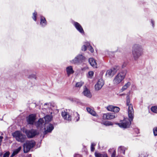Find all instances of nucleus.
Wrapping results in <instances>:
<instances>
[{"mask_svg": "<svg viewBox=\"0 0 157 157\" xmlns=\"http://www.w3.org/2000/svg\"><path fill=\"white\" fill-rule=\"evenodd\" d=\"M127 105L128 106V114L129 119H125L122 123L117 124L120 127L124 128L129 127L134 116V111L133 106L130 103V99L128 96L127 97Z\"/></svg>", "mask_w": 157, "mask_h": 157, "instance_id": "nucleus-1", "label": "nucleus"}, {"mask_svg": "<svg viewBox=\"0 0 157 157\" xmlns=\"http://www.w3.org/2000/svg\"><path fill=\"white\" fill-rule=\"evenodd\" d=\"M144 48L143 46L138 43L134 44L132 47V55L134 60H136L143 53Z\"/></svg>", "mask_w": 157, "mask_h": 157, "instance_id": "nucleus-2", "label": "nucleus"}, {"mask_svg": "<svg viewBox=\"0 0 157 157\" xmlns=\"http://www.w3.org/2000/svg\"><path fill=\"white\" fill-rule=\"evenodd\" d=\"M12 136L17 141L21 143L24 142L26 138L25 136L19 131H17L13 133Z\"/></svg>", "mask_w": 157, "mask_h": 157, "instance_id": "nucleus-3", "label": "nucleus"}, {"mask_svg": "<svg viewBox=\"0 0 157 157\" xmlns=\"http://www.w3.org/2000/svg\"><path fill=\"white\" fill-rule=\"evenodd\" d=\"M126 75V73L124 72H121L118 73L113 80V84L115 85H117L120 83L124 79Z\"/></svg>", "mask_w": 157, "mask_h": 157, "instance_id": "nucleus-4", "label": "nucleus"}, {"mask_svg": "<svg viewBox=\"0 0 157 157\" xmlns=\"http://www.w3.org/2000/svg\"><path fill=\"white\" fill-rule=\"evenodd\" d=\"M35 144V142L32 140L27 141L23 145L24 153L28 152Z\"/></svg>", "mask_w": 157, "mask_h": 157, "instance_id": "nucleus-5", "label": "nucleus"}, {"mask_svg": "<svg viewBox=\"0 0 157 157\" xmlns=\"http://www.w3.org/2000/svg\"><path fill=\"white\" fill-rule=\"evenodd\" d=\"M28 138H32L38 134V131L36 130L32 129L30 130L25 129L24 131Z\"/></svg>", "mask_w": 157, "mask_h": 157, "instance_id": "nucleus-6", "label": "nucleus"}, {"mask_svg": "<svg viewBox=\"0 0 157 157\" xmlns=\"http://www.w3.org/2000/svg\"><path fill=\"white\" fill-rule=\"evenodd\" d=\"M85 59V57L82 54H79L76 57L75 59L70 61L72 64H78L82 61Z\"/></svg>", "mask_w": 157, "mask_h": 157, "instance_id": "nucleus-7", "label": "nucleus"}, {"mask_svg": "<svg viewBox=\"0 0 157 157\" xmlns=\"http://www.w3.org/2000/svg\"><path fill=\"white\" fill-rule=\"evenodd\" d=\"M104 84V82L102 79H99L95 85V90L97 91L100 90Z\"/></svg>", "mask_w": 157, "mask_h": 157, "instance_id": "nucleus-8", "label": "nucleus"}, {"mask_svg": "<svg viewBox=\"0 0 157 157\" xmlns=\"http://www.w3.org/2000/svg\"><path fill=\"white\" fill-rule=\"evenodd\" d=\"M36 116L35 114L30 115L27 118V120L28 124H33L36 119Z\"/></svg>", "mask_w": 157, "mask_h": 157, "instance_id": "nucleus-9", "label": "nucleus"}, {"mask_svg": "<svg viewBox=\"0 0 157 157\" xmlns=\"http://www.w3.org/2000/svg\"><path fill=\"white\" fill-rule=\"evenodd\" d=\"M115 114L113 113H107L103 114V119L104 120H111L115 118Z\"/></svg>", "mask_w": 157, "mask_h": 157, "instance_id": "nucleus-10", "label": "nucleus"}, {"mask_svg": "<svg viewBox=\"0 0 157 157\" xmlns=\"http://www.w3.org/2000/svg\"><path fill=\"white\" fill-rule=\"evenodd\" d=\"M119 68L118 67H114L110 70H108L106 73V75H108L109 76H113L117 72Z\"/></svg>", "mask_w": 157, "mask_h": 157, "instance_id": "nucleus-11", "label": "nucleus"}, {"mask_svg": "<svg viewBox=\"0 0 157 157\" xmlns=\"http://www.w3.org/2000/svg\"><path fill=\"white\" fill-rule=\"evenodd\" d=\"M44 129L45 130L44 134H46L48 132H51L54 129V127L52 124L47 123V124H46V126L45 125Z\"/></svg>", "mask_w": 157, "mask_h": 157, "instance_id": "nucleus-12", "label": "nucleus"}, {"mask_svg": "<svg viewBox=\"0 0 157 157\" xmlns=\"http://www.w3.org/2000/svg\"><path fill=\"white\" fill-rule=\"evenodd\" d=\"M46 123L44 121L43 118H40L39 120L35 123V125L37 128H43L44 125L46 126Z\"/></svg>", "mask_w": 157, "mask_h": 157, "instance_id": "nucleus-13", "label": "nucleus"}, {"mask_svg": "<svg viewBox=\"0 0 157 157\" xmlns=\"http://www.w3.org/2000/svg\"><path fill=\"white\" fill-rule=\"evenodd\" d=\"M83 94L86 97L90 98L92 95L89 90L87 88L86 86L84 87V90L82 92Z\"/></svg>", "mask_w": 157, "mask_h": 157, "instance_id": "nucleus-14", "label": "nucleus"}, {"mask_svg": "<svg viewBox=\"0 0 157 157\" xmlns=\"http://www.w3.org/2000/svg\"><path fill=\"white\" fill-rule=\"evenodd\" d=\"M62 116L63 119L67 121H70L71 118V115L67 111H64L62 113Z\"/></svg>", "mask_w": 157, "mask_h": 157, "instance_id": "nucleus-15", "label": "nucleus"}, {"mask_svg": "<svg viewBox=\"0 0 157 157\" xmlns=\"http://www.w3.org/2000/svg\"><path fill=\"white\" fill-rule=\"evenodd\" d=\"M74 25L76 29L81 33H84V31L82 26L78 23L76 22H74Z\"/></svg>", "mask_w": 157, "mask_h": 157, "instance_id": "nucleus-16", "label": "nucleus"}, {"mask_svg": "<svg viewBox=\"0 0 157 157\" xmlns=\"http://www.w3.org/2000/svg\"><path fill=\"white\" fill-rule=\"evenodd\" d=\"M66 70L68 76H69L71 74H73L74 72L71 66L67 67L66 68Z\"/></svg>", "mask_w": 157, "mask_h": 157, "instance_id": "nucleus-17", "label": "nucleus"}, {"mask_svg": "<svg viewBox=\"0 0 157 157\" xmlns=\"http://www.w3.org/2000/svg\"><path fill=\"white\" fill-rule=\"evenodd\" d=\"M89 62L90 65L94 67L97 68V64L94 60L93 58H90L89 60Z\"/></svg>", "mask_w": 157, "mask_h": 157, "instance_id": "nucleus-18", "label": "nucleus"}, {"mask_svg": "<svg viewBox=\"0 0 157 157\" xmlns=\"http://www.w3.org/2000/svg\"><path fill=\"white\" fill-rule=\"evenodd\" d=\"M43 118L44 121L45 122L46 124H47V123L50 121H51L52 118V115H46Z\"/></svg>", "mask_w": 157, "mask_h": 157, "instance_id": "nucleus-19", "label": "nucleus"}, {"mask_svg": "<svg viewBox=\"0 0 157 157\" xmlns=\"http://www.w3.org/2000/svg\"><path fill=\"white\" fill-rule=\"evenodd\" d=\"M86 110L87 111L93 116H96V112L92 109L89 107H87Z\"/></svg>", "mask_w": 157, "mask_h": 157, "instance_id": "nucleus-20", "label": "nucleus"}, {"mask_svg": "<svg viewBox=\"0 0 157 157\" xmlns=\"http://www.w3.org/2000/svg\"><path fill=\"white\" fill-rule=\"evenodd\" d=\"M131 85V83L129 82H128L125 84L124 86L122 87V89L121 90V92H123L127 88L129 87Z\"/></svg>", "mask_w": 157, "mask_h": 157, "instance_id": "nucleus-21", "label": "nucleus"}, {"mask_svg": "<svg viewBox=\"0 0 157 157\" xmlns=\"http://www.w3.org/2000/svg\"><path fill=\"white\" fill-rule=\"evenodd\" d=\"M40 24L42 26H44L46 25V21L44 17H41Z\"/></svg>", "mask_w": 157, "mask_h": 157, "instance_id": "nucleus-22", "label": "nucleus"}, {"mask_svg": "<svg viewBox=\"0 0 157 157\" xmlns=\"http://www.w3.org/2000/svg\"><path fill=\"white\" fill-rule=\"evenodd\" d=\"M21 147H19L18 148L15 150L12 154L10 157H13L16 154H17L21 149Z\"/></svg>", "mask_w": 157, "mask_h": 157, "instance_id": "nucleus-23", "label": "nucleus"}, {"mask_svg": "<svg viewBox=\"0 0 157 157\" xmlns=\"http://www.w3.org/2000/svg\"><path fill=\"white\" fill-rule=\"evenodd\" d=\"M126 149V148L124 147L121 146L119 147L118 150V151H119L120 153H122L123 154H124Z\"/></svg>", "mask_w": 157, "mask_h": 157, "instance_id": "nucleus-24", "label": "nucleus"}, {"mask_svg": "<svg viewBox=\"0 0 157 157\" xmlns=\"http://www.w3.org/2000/svg\"><path fill=\"white\" fill-rule=\"evenodd\" d=\"M95 155L96 157H108V156L106 154H101L100 153L97 152L95 153Z\"/></svg>", "mask_w": 157, "mask_h": 157, "instance_id": "nucleus-25", "label": "nucleus"}, {"mask_svg": "<svg viewBox=\"0 0 157 157\" xmlns=\"http://www.w3.org/2000/svg\"><path fill=\"white\" fill-rule=\"evenodd\" d=\"M84 82L82 81H80L77 82L75 84V87L77 88H80L83 84Z\"/></svg>", "mask_w": 157, "mask_h": 157, "instance_id": "nucleus-26", "label": "nucleus"}, {"mask_svg": "<svg viewBox=\"0 0 157 157\" xmlns=\"http://www.w3.org/2000/svg\"><path fill=\"white\" fill-rule=\"evenodd\" d=\"M28 78L30 79H36V74H32L28 75Z\"/></svg>", "mask_w": 157, "mask_h": 157, "instance_id": "nucleus-27", "label": "nucleus"}, {"mask_svg": "<svg viewBox=\"0 0 157 157\" xmlns=\"http://www.w3.org/2000/svg\"><path fill=\"white\" fill-rule=\"evenodd\" d=\"M151 111L153 113H157V106H155L151 107Z\"/></svg>", "mask_w": 157, "mask_h": 157, "instance_id": "nucleus-28", "label": "nucleus"}, {"mask_svg": "<svg viewBox=\"0 0 157 157\" xmlns=\"http://www.w3.org/2000/svg\"><path fill=\"white\" fill-rule=\"evenodd\" d=\"M74 115L75 117V119L76 120V121H78L79 119V115L77 112H75L74 113Z\"/></svg>", "mask_w": 157, "mask_h": 157, "instance_id": "nucleus-29", "label": "nucleus"}, {"mask_svg": "<svg viewBox=\"0 0 157 157\" xmlns=\"http://www.w3.org/2000/svg\"><path fill=\"white\" fill-rule=\"evenodd\" d=\"M87 46L88 49L89 51H90L91 52H94V50L92 46L90 45V44L88 42L87 43Z\"/></svg>", "mask_w": 157, "mask_h": 157, "instance_id": "nucleus-30", "label": "nucleus"}, {"mask_svg": "<svg viewBox=\"0 0 157 157\" xmlns=\"http://www.w3.org/2000/svg\"><path fill=\"white\" fill-rule=\"evenodd\" d=\"M103 124L106 126L112 125H113V123L109 121H106L104 122Z\"/></svg>", "mask_w": 157, "mask_h": 157, "instance_id": "nucleus-31", "label": "nucleus"}, {"mask_svg": "<svg viewBox=\"0 0 157 157\" xmlns=\"http://www.w3.org/2000/svg\"><path fill=\"white\" fill-rule=\"evenodd\" d=\"M114 106L112 105H110L107 107V109L110 111H113V109Z\"/></svg>", "mask_w": 157, "mask_h": 157, "instance_id": "nucleus-32", "label": "nucleus"}, {"mask_svg": "<svg viewBox=\"0 0 157 157\" xmlns=\"http://www.w3.org/2000/svg\"><path fill=\"white\" fill-rule=\"evenodd\" d=\"M120 110V108L114 106L113 109V112H118Z\"/></svg>", "mask_w": 157, "mask_h": 157, "instance_id": "nucleus-33", "label": "nucleus"}, {"mask_svg": "<svg viewBox=\"0 0 157 157\" xmlns=\"http://www.w3.org/2000/svg\"><path fill=\"white\" fill-rule=\"evenodd\" d=\"M88 74H89L88 77L89 78H92V77L94 73L93 71H90L89 72Z\"/></svg>", "mask_w": 157, "mask_h": 157, "instance_id": "nucleus-34", "label": "nucleus"}, {"mask_svg": "<svg viewBox=\"0 0 157 157\" xmlns=\"http://www.w3.org/2000/svg\"><path fill=\"white\" fill-rule=\"evenodd\" d=\"M96 144L94 143H92L91 144V151H93L94 150V147L95 146Z\"/></svg>", "mask_w": 157, "mask_h": 157, "instance_id": "nucleus-35", "label": "nucleus"}, {"mask_svg": "<svg viewBox=\"0 0 157 157\" xmlns=\"http://www.w3.org/2000/svg\"><path fill=\"white\" fill-rule=\"evenodd\" d=\"M87 43H86V45H83L82 48V50L83 51H85L87 49Z\"/></svg>", "mask_w": 157, "mask_h": 157, "instance_id": "nucleus-36", "label": "nucleus"}, {"mask_svg": "<svg viewBox=\"0 0 157 157\" xmlns=\"http://www.w3.org/2000/svg\"><path fill=\"white\" fill-rule=\"evenodd\" d=\"M37 15V13L35 12L33 13V18L35 21H36V16Z\"/></svg>", "mask_w": 157, "mask_h": 157, "instance_id": "nucleus-37", "label": "nucleus"}, {"mask_svg": "<svg viewBox=\"0 0 157 157\" xmlns=\"http://www.w3.org/2000/svg\"><path fill=\"white\" fill-rule=\"evenodd\" d=\"M153 133L154 136H157V127H155L153 129Z\"/></svg>", "mask_w": 157, "mask_h": 157, "instance_id": "nucleus-38", "label": "nucleus"}, {"mask_svg": "<svg viewBox=\"0 0 157 157\" xmlns=\"http://www.w3.org/2000/svg\"><path fill=\"white\" fill-rule=\"evenodd\" d=\"M112 157H115V151L114 150L113 153H112L111 155Z\"/></svg>", "mask_w": 157, "mask_h": 157, "instance_id": "nucleus-39", "label": "nucleus"}, {"mask_svg": "<svg viewBox=\"0 0 157 157\" xmlns=\"http://www.w3.org/2000/svg\"><path fill=\"white\" fill-rule=\"evenodd\" d=\"M151 22L152 24V26L153 27H154V21L151 20Z\"/></svg>", "mask_w": 157, "mask_h": 157, "instance_id": "nucleus-40", "label": "nucleus"}, {"mask_svg": "<svg viewBox=\"0 0 157 157\" xmlns=\"http://www.w3.org/2000/svg\"><path fill=\"white\" fill-rule=\"evenodd\" d=\"M3 138V137L2 136H0V145L1 144V142L2 140V139Z\"/></svg>", "mask_w": 157, "mask_h": 157, "instance_id": "nucleus-41", "label": "nucleus"}, {"mask_svg": "<svg viewBox=\"0 0 157 157\" xmlns=\"http://www.w3.org/2000/svg\"><path fill=\"white\" fill-rule=\"evenodd\" d=\"M74 157H81V156L79 154H75Z\"/></svg>", "mask_w": 157, "mask_h": 157, "instance_id": "nucleus-42", "label": "nucleus"}, {"mask_svg": "<svg viewBox=\"0 0 157 157\" xmlns=\"http://www.w3.org/2000/svg\"><path fill=\"white\" fill-rule=\"evenodd\" d=\"M47 103H45V104H44V105H47Z\"/></svg>", "mask_w": 157, "mask_h": 157, "instance_id": "nucleus-43", "label": "nucleus"}, {"mask_svg": "<svg viewBox=\"0 0 157 157\" xmlns=\"http://www.w3.org/2000/svg\"><path fill=\"white\" fill-rule=\"evenodd\" d=\"M147 157H152L151 156H148Z\"/></svg>", "mask_w": 157, "mask_h": 157, "instance_id": "nucleus-44", "label": "nucleus"}, {"mask_svg": "<svg viewBox=\"0 0 157 157\" xmlns=\"http://www.w3.org/2000/svg\"><path fill=\"white\" fill-rule=\"evenodd\" d=\"M0 134H1V135H2V134H2V132H1V133H0Z\"/></svg>", "mask_w": 157, "mask_h": 157, "instance_id": "nucleus-45", "label": "nucleus"}]
</instances>
